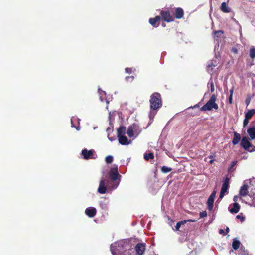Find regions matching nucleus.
<instances>
[{
  "mask_svg": "<svg viewBox=\"0 0 255 255\" xmlns=\"http://www.w3.org/2000/svg\"><path fill=\"white\" fill-rule=\"evenodd\" d=\"M150 109L157 110L162 105V101L161 95L155 92L151 94L149 100Z\"/></svg>",
  "mask_w": 255,
  "mask_h": 255,
  "instance_id": "1",
  "label": "nucleus"
},
{
  "mask_svg": "<svg viewBox=\"0 0 255 255\" xmlns=\"http://www.w3.org/2000/svg\"><path fill=\"white\" fill-rule=\"evenodd\" d=\"M217 100V96L213 94L207 102L200 108V110L202 111H211L213 109L218 110L219 106L216 103Z\"/></svg>",
  "mask_w": 255,
  "mask_h": 255,
  "instance_id": "2",
  "label": "nucleus"
},
{
  "mask_svg": "<svg viewBox=\"0 0 255 255\" xmlns=\"http://www.w3.org/2000/svg\"><path fill=\"white\" fill-rule=\"evenodd\" d=\"M121 177V176L118 173L117 167L111 168L109 171V177L112 182L116 183L115 185L112 186L111 189H114L118 187L119 184V180L118 181L117 180L118 178Z\"/></svg>",
  "mask_w": 255,
  "mask_h": 255,
  "instance_id": "3",
  "label": "nucleus"
},
{
  "mask_svg": "<svg viewBox=\"0 0 255 255\" xmlns=\"http://www.w3.org/2000/svg\"><path fill=\"white\" fill-rule=\"evenodd\" d=\"M171 8H167L165 10H161L160 14L161 19L166 22H171L174 20V16L171 14Z\"/></svg>",
  "mask_w": 255,
  "mask_h": 255,
  "instance_id": "4",
  "label": "nucleus"
},
{
  "mask_svg": "<svg viewBox=\"0 0 255 255\" xmlns=\"http://www.w3.org/2000/svg\"><path fill=\"white\" fill-rule=\"evenodd\" d=\"M241 146L245 150L249 152L255 151V146L253 145L249 141L246 137L242 138L241 142Z\"/></svg>",
  "mask_w": 255,
  "mask_h": 255,
  "instance_id": "5",
  "label": "nucleus"
},
{
  "mask_svg": "<svg viewBox=\"0 0 255 255\" xmlns=\"http://www.w3.org/2000/svg\"><path fill=\"white\" fill-rule=\"evenodd\" d=\"M229 187V178L227 177L223 181V185L220 193L219 198L222 199Z\"/></svg>",
  "mask_w": 255,
  "mask_h": 255,
  "instance_id": "6",
  "label": "nucleus"
},
{
  "mask_svg": "<svg viewBox=\"0 0 255 255\" xmlns=\"http://www.w3.org/2000/svg\"><path fill=\"white\" fill-rule=\"evenodd\" d=\"M171 11L172 13L174 12V18H176L177 19H180L183 17L184 16V10L182 8L177 7L174 8H170Z\"/></svg>",
  "mask_w": 255,
  "mask_h": 255,
  "instance_id": "7",
  "label": "nucleus"
},
{
  "mask_svg": "<svg viewBox=\"0 0 255 255\" xmlns=\"http://www.w3.org/2000/svg\"><path fill=\"white\" fill-rule=\"evenodd\" d=\"M94 152L93 150H88L86 149H84L82 150V154L83 156V158L86 160L89 159H95V157H93Z\"/></svg>",
  "mask_w": 255,
  "mask_h": 255,
  "instance_id": "8",
  "label": "nucleus"
},
{
  "mask_svg": "<svg viewBox=\"0 0 255 255\" xmlns=\"http://www.w3.org/2000/svg\"><path fill=\"white\" fill-rule=\"evenodd\" d=\"M135 250L137 255H143L145 250V244L138 243L135 247Z\"/></svg>",
  "mask_w": 255,
  "mask_h": 255,
  "instance_id": "9",
  "label": "nucleus"
},
{
  "mask_svg": "<svg viewBox=\"0 0 255 255\" xmlns=\"http://www.w3.org/2000/svg\"><path fill=\"white\" fill-rule=\"evenodd\" d=\"M228 209L231 213L236 214L239 212L240 206L238 203H234L230 205Z\"/></svg>",
  "mask_w": 255,
  "mask_h": 255,
  "instance_id": "10",
  "label": "nucleus"
},
{
  "mask_svg": "<svg viewBox=\"0 0 255 255\" xmlns=\"http://www.w3.org/2000/svg\"><path fill=\"white\" fill-rule=\"evenodd\" d=\"M106 181L105 179H101L98 189V192L100 194H105L107 191V187L105 185Z\"/></svg>",
  "mask_w": 255,
  "mask_h": 255,
  "instance_id": "11",
  "label": "nucleus"
},
{
  "mask_svg": "<svg viewBox=\"0 0 255 255\" xmlns=\"http://www.w3.org/2000/svg\"><path fill=\"white\" fill-rule=\"evenodd\" d=\"M137 128V125L135 123L128 128L127 133L129 137H132L133 136L134 132L136 131Z\"/></svg>",
  "mask_w": 255,
  "mask_h": 255,
  "instance_id": "12",
  "label": "nucleus"
},
{
  "mask_svg": "<svg viewBox=\"0 0 255 255\" xmlns=\"http://www.w3.org/2000/svg\"><path fill=\"white\" fill-rule=\"evenodd\" d=\"M85 212L89 217L92 218L96 215L97 211L94 207H89L86 209Z\"/></svg>",
  "mask_w": 255,
  "mask_h": 255,
  "instance_id": "13",
  "label": "nucleus"
},
{
  "mask_svg": "<svg viewBox=\"0 0 255 255\" xmlns=\"http://www.w3.org/2000/svg\"><path fill=\"white\" fill-rule=\"evenodd\" d=\"M160 20L161 17L160 16H156L154 18H150L149 19V22L152 26L157 27L158 26V24H157V22L160 21Z\"/></svg>",
  "mask_w": 255,
  "mask_h": 255,
  "instance_id": "14",
  "label": "nucleus"
},
{
  "mask_svg": "<svg viewBox=\"0 0 255 255\" xmlns=\"http://www.w3.org/2000/svg\"><path fill=\"white\" fill-rule=\"evenodd\" d=\"M248 188L247 184H244L240 188L239 194L243 197L246 196L248 193Z\"/></svg>",
  "mask_w": 255,
  "mask_h": 255,
  "instance_id": "15",
  "label": "nucleus"
},
{
  "mask_svg": "<svg viewBox=\"0 0 255 255\" xmlns=\"http://www.w3.org/2000/svg\"><path fill=\"white\" fill-rule=\"evenodd\" d=\"M118 138L119 142L122 145H126L130 143V142L128 141V138L125 135L118 136Z\"/></svg>",
  "mask_w": 255,
  "mask_h": 255,
  "instance_id": "16",
  "label": "nucleus"
},
{
  "mask_svg": "<svg viewBox=\"0 0 255 255\" xmlns=\"http://www.w3.org/2000/svg\"><path fill=\"white\" fill-rule=\"evenodd\" d=\"M196 221H197L196 220L189 219V220H183V221L178 222V223H177L175 227V230L176 231H178L182 225H184V224H186L188 222H196Z\"/></svg>",
  "mask_w": 255,
  "mask_h": 255,
  "instance_id": "17",
  "label": "nucleus"
},
{
  "mask_svg": "<svg viewBox=\"0 0 255 255\" xmlns=\"http://www.w3.org/2000/svg\"><path fill=\"white\" fill-rule=\"evenodd\" d=\"M241 140V135L239 133H237V132H234V137L232 140V144L234 145H237L239 143Z\"/></svg>",
  "mask_w": 255,
  "mask_h": 255,
  "instance_id": "18",
  "label": "nucleus"
},
{
  "mask_svg": "<svg viewBox=\"0 0 255 255\" xmlns=\"http://www.w3.org/2000/svg\"><path fill=\"white\" fill-rule=\"evenodd\" d=\"M247 132L252 140L255 138V128H250L247 130Z\"/></svg>",
  "mask_w": 255,
  "mask_h": 255,
  "instance_id": "19",
  "label": "nucleus"
},
{
  "mask_svg": "<svg viewBox=\"0 0 255 255\" xmlns=\"http://www.w3.org/2000/svg\"><path fill=\"white\" fill-rule=\"evenodd\" d=\"M126 132V128L124 126H120L117 129V137L124 135Z\"/></svg>",
  "mask_w": 255,
  "mask_h": 255,
  "instance_id": "20",
  "label": "nucleus"
},
{
  "mask_svg": "<svg viewBox=\"0 0 255 255\" xmlns=\"http://www.w3.org/2000/svg\"><path fill=\"white\" fill-rule=\"evenodd\" d=\"M220 9L222 11L225 13H228L230 12V10L228 8V5L225 2H223L222 3Z\"/></svg>",
  "mask_w": 255,
  "mask_h": 255,
  "instance_id": "21",
  "label": "nucleus"
},
{
  "mask_svg": "<svg viewBox=\"0 0 255 255\" xmlns=\"http://www.w3.org/2000/svg\"><path fill=\"white\" fill-rule=\"evenodd\" d=\"M240 245L241 243L239 240L236 239L233 240L232 243V247L235 250L238 249L240 247Z\"/></svg>",
  "mask_w": 255,
  "mask_h": 255,
  "instance_id": "22",
  "label": "nucleus"
},
{
  "mask_svg": "<svg viewBox=\"0 0 255 255\" xmlns=\"http://www.w3.org/2000/svg\"><path fill=\"white\" fill-rule=\"evenodd\" d=\"M255 113V109H251L245 114V118L248 119H251Z\"/></svg>",
  "mask_w": 255,
  "mask_h": 255,
  "instance_id": "23",
  "label": "nucleus"
},
{
  "mask_svg": "<svg viewBox=\"0 0 255 255\" xmlns=\"http://www.w3.org/2000/svg\"><path fill=\"white\" fill-rule=\"evenodd\" d=\"M214 199L211 197H209L207 200L208 208L209 210H211L213 208V203Z\"/></svg>",
  "mask_w": 255,
  "mask_h": 255,
  "instance_id": "24",
  "label": "nucleus"
},
{
  "mask_svg": "<svg viewBox=\"0 0 255 255\" xmlns=\"http://www.w3.org/2000/svg\"><path fill=\"white\" fill-rule=\"evenodd\" d=\"M154 158V154L152 152L149 153H145L144 154V159L146 161H148L149 159H153Z\"/></svg>",
  "mask_w": 255,
  "mask_h": 255,
  "instance_id": "25",
  "label": "nucleus"
},
{
  "mask_svg": "<svg viewBox=\"0 0 255 255\" xmlns=\"http://www.w3.org/2000/svg\"><path fill=\"white\" fill-rule=\"evenodd\" d=\"M251 198V202L248 203L250 206L255 207V193H254L252 196H250Z\"/></svg>",
  "mask_w": 255,
  "mask_h": 255,
  "instance_id": "26",
  "label": "nucleus"
},
{
  "mask_svg": "<svg viewBox=\"0 0 255 255\" xmlns=\"http://www.w3.org/2000/svg\"><path fill=\"white\" fill-rule=\"evenodd\" d=\"M208 87L210 88L211 91L213 92L215 90L214 84L213 80L210 79L209 82L208 83Z\"/></svg>",
  "mask_w": 255,
  "mask_h": 255,
  "instance_id": "27",
  "label": "nucleus"
},
{
  "mask_svg": "<svg viewBox=\"0 0 255 255\" xmlns=\"http://www.w3.org/2000/svg\"><path fill=\"white\" fill-rule=\"evenodd\" d=\"M171 170H172V168H171L168 167H167V166H163L161 168V171L163 173H168V172H170Z\"/></svg>",
  "mask_w": 255,
  "mask_h": 255,
  "instance_id": "28",
  "label": "nucleus"
},
{
  "mask_svg": "<svg viewBox=\"0 0 255 255\" xmlns=\"http://www.w3.org/2000/svg\"><path fill=\"white\" fill-rule=\"evenodd\" d=\"M249 56L252 59L255 57V48L252 47L250 50Z\"/></svg>",
  "mask_w": 255,
  "mask_h": 255,
  "instance_id": "29",
  "label": "nucleus"
},
{
  "mask_svg": "<svg viewBox=\"0 0 255 255\" xmlns=\"http://www.w3.org/2000/svg\"><path fill=\"white\" fill-rule=\"evenodd\" d=\"M113 161V157L111 155L107 156L105 158V161L107 164L111 163Z\"/></svg>",
  "mask_w": 255,
  "mask_h": 255,
  "instance_id": "30",
  "label": "nucleus"
},
{
  "mask_svg": "<svg viewBox=\"0 0 255 255\" xmlns=\"http://www.w3.org/2000/svg\"><path fill=\"white\" fill-rule=\"evenodd\" d=\"M156 111L157 110H153L150 109L149 114V117L150 119H152L154 118V117L155 116V115L156 114Z\"/></svg>",
  "mask_w": 255,
  "mask_h": 255,
  "instance_id": "31",
  "label": "nucleus"
},
{
  "mask_svg": "<svg viewBox=\"0 0 255 255\" xmlns=\"http://www.w3.org/2000/svg\"><path fill=\"white\" fill-rule=\"evenodd\" d=\"M237 163V161H233L231 163L230 167H229L228 171H230V172L233 171L234 170V169H233V168L236 165Z\"/></svg>",
  "mask_w": 255,
  "mask_h": 255,
  "instance_id": "32",
  "label": "nucleus"
},
{
  "mask_svg": "<svg viewBox=\"0 0 255 255\" xmlns=\"http://www.w3.org/2000/svg\"><path fill=\"white\" fill-rule=\"evenodd\" d=\"M213 33L215 37H219L221 34H223V31L222 30L215 31Z\"/></svg>",
  "mask_w": 255,
  "mask_h": 255,
  "instance_id": "33",
  "label": "nucleus"
},
{
  "mask_svg": "<svg viewBox=\"0 0 255 255\" xmlns=\"http://www.w3.org/2000/svg\"><path fill=\"white\" fill-rule=\"evenodd\" d=\"M236 218L238 219H240L242 222H243L245 220V217L243 216V213H241L240 214L237 215Z\"/></svg>",
  "mask_w": 255,
  "mask_h": 255,
  "instance_id": "34",
  "label": "nucleus"
},
{
  "mask_svg": "<svg viewBox=\"0 0 255 255\" xmlns=\"http://www.w3.org/2000/svg\"><path fill=\"white\" fill-rule=\"evenodd\" d=\"M134 77L133 76H127L125 80L127 82H132L134 80Z\"/></svg>",
  "mask_w": 255,
  "mask_h": 255,
  "instance_id": "35",
  "label": "nucleus"
},
{
  "mask_svg": "<svg viewBox=\"0 0 255 255\" xmlns=\"http://www.w3.org/2000/svg\"><path fill=\"white\" fill-rule=\"evenodd\" d=\"M199 215H200V218H201L206 217L207 215V212L205 211H202L200 213Z\"/></svg>",
  "mask_w": 255,
  "mask_h": 255,
  "instance_id": "36",
  "label": "nucleus"
},
{
  "mask_svg": "<svg viewBox=\"0 0 255 255\" xmlns=\"http://www.w3.org/2000/svg\"><path fill=\"white\" fill-rule=\"evenodd\" d=\"M249 120L250 119L245 118L244 121H243V126L244 127L246 126L248 124Z\"/></svg>",
  "mask_w": 255,
  "mask_h": 255,
  "instance_id": "37",
  "label": "nucleus"
},
{
  "mask_svg": "<svg viewBox=\"0 0 255 255\" xmlns=\"http://www.w3.org/2000/svg\"><path fill=\"white\" fill-rule=\"evenodd\" d=\"M125 71L126 73L130 74L132 73V69L131 68H126L125 69Z\"/></svg>",
  "mask_w": 255,
  "mask_h": 255,
  "instance_id": "38",
  "label": "nucleus"
},
{
  "mask_svg": "<svg viewBox=\"0 0 255 255\" xmlns=\"http://www.w3.org/2000/svg\"><path fill=\"white\" fill-rule=\"evenodd\" d=\"M216 191L214 190L212 192V193H211V194L210 195L209 197L212 198H213L214 199L215 197L216 196Z\"/></svg>",
  "mask_w": 255,
  "mask_h": 255,
  "instance_id": "39",
  "label": "nucleus"
},
{
  "mask_svg": "<svg viewBox=\"0 0 255 255\" xmlns=\"http://www.w3.org/2000/svg\"><path fill=\"white\" fill-rule=\"evenodd\" d=\"M216 191L214 190L212 192V193H211V194L210 195L209 197L212 198H213L214 199L215 197L216 196Z\"/></svg>",
  "mask_w": 255,
  "mask_h": 255,
  "instance_id": "40",
  "label": "nucleus"
},
{
  "mask_svg": "<svg viewBox=\"0 0 255 255\" xmlns=\"http://www.w3.org/2000/svg\"><path fill=\"white\" fill-rule=\"evenodd\" d=\"M231 52L234 53V54H237L238 51L236 48L232 47L231 49Z\"/></svg>",
  "mask_w": 255,
  "mask_h": 255,
  "instance_id": "41",
  "label": "nucleus"
},
{
  "mask_svg": "<svg viewBox=\"0 0 255 255\" xmlns=\"http://www.w3.org/2000/svg\"><path fill=\"white\" fill-rule=\"evenodd\" d=\"M239 198V197L237 195H235L233 197V201L235 202V203H237Z\"/></svg>",
  "mask_w": 255,
  "mask_h": 255,
  "instance_id": "42",
  "label": "nucleus"
},
{
  "mask_svg": "<svg viewBox=\"0 0 255 255\" xmlns=\"http://www.w3.org/2000/svg\"><path fill=\"white\" fill-rule=\"evenodd\" d=\"M241 255H249L248 251L244 250Z\"/></svg>",
  "mask_w": 255,
  "mask_h": 255,
  "instance_id": "43",
  "label": "nucleus"
},
{
  "mask_svg": "<svg viewBox=\"0 0 255 255\" xmlns=\"http://www.w3.org/2000/svg\"><path fill=\"white\" fill-rule=\"evenodd\" d=\"M232 97H233V96H232V95H230V96L229 97V103L230 104H232Z\"/></svg>",
  "mask_w": 255,
  "mask_h": 255,
  "instance_id": "44",
  "label": "nucleus"
},
{
  "mask_svg": "<svg viewBox=\"0 0 255 255\" xmlns=\"http://www.w3.org/2000/svg\"><path fill=\"white\" fill-rule=\"evenodd\" d=\"M212 66L213 65L212 64H209L208 66H207V70L208 72H209L210 71V68H211V69L212 70Z\"/></svg>",
  "mask_w": 255,
  "mask_h": 255,
  "instance_id": "45",
  "label": "nucleus"
},
{
  "mask_svg": "<svg viewBox=\"0 0 255 255\" xmlns=\"http://www.w3.org/2000/svg\"><path fill=\"white\" fill-rule=\"evenodd\" d=\"M234 87H232V88L230 90V95H232L233 96V92H234Z\"/></svg>",
  "mask_w": 255,
  "mask_h": 255,
  "instance_id": "46",
  "label": "nucleus"
},
{
  "mask_svg": "<svg viewBox=\"0 0 255 255\" xmlns=\"http://www.w3.org/2000/svg\"><path fill=\"white\" fill-rule=\"evenodd\" d=\"M250 102V99L249 98H247L245 100V103L247 105H248Z\"/></svg>",
  "mask_w": 255,
  "mask_h": 255,
  "instance_id": "47",
  "label": "nucleus"
},
{
  "mask_svg": "<svg viewBox=\"0 0 255 255\" xmlns=\"http://www.w3.org/2000/svg\"><path fill=\"white\" fill-rule=\"evenodd\" d=\"M219 233L220 234H224V233H225V232H224V230H223V229H220V230H219Z\"/></svg>",
  "mask_w": 255,
  "mask_h": 255,
  "instance_id": "48",
  "label": "nucleus"
},
{
  "mask_svg": "<svg viewBox=\"0 0 255 255\" xmlns=\"http://www.w3.org/2000/svg\"><path fill=\"white\" fill-rule=\"evenodd\" d=\"M199 107V105L198 104H196L195 105H194L193 107H192V108H198Z\"/></svg>",
  "mask_w": 255,
  "mask_h": 255,
  "instance_id": "49",
  "label": "nucleus"
},
{
  "mask_svg": "<svg viewBox=\"0 0 255 255\" xmlns=\"http://www.w3.org/2000/svg\"><path fill=\"white\" fill-rule=\"evenodd\" d=\"M214 161H215V159H211V160L209 161V162H210V163H212Z\"/></svg>",
  "mask_w": 255,
  "mask_h": 255,
  "instance_id": "50",
  "label": "nucleus"
},
{
  "mask_svg": "<svg viewBox=\"0 0 255 255\" xmlns=\"http://www.w3.org/2000/svg\"><path fill=\"white\" fill-rule=\"evenodd\" d=\"M226 231L227 232H229V228L228 227H227L226 229Z\"/></svg>",
  "mask_w": 255,
  "mask_h": 255,
  "instance_id": "51",
  "label": "nucleus"
},
{
  "mask_svg": "<svg viewBox=\"0 0 255 255\" xmlns=\"http://www.w3.org/2000/svg\"><path fill=\"white\" fill-rule=\"evenodd\" d=\"M209 158L212 159L213 157L212 155H210V156H209Z\"/></svg>",
  "mask_w": 255,
  "mask_h": 255,
  "instance_id": "52",
  "label": "nucleus"
},
{
  "mask_svg": "<svg viewBox=\"0 0 255 255\" xmlns=\"http://www.w3.org/2000/svg\"><path fill=\"white\" fill-rule=\"evenodd\" d=\"M233 251V250H231L230 251V253H231V252H232Z\"/></svg>",
  "mask_w": 255,
  "mask_h": 255,
  "instance_id": "53",
  "label": "nucleus"
},
{
  "mask_svg": "<svg viewBox=\"0 0 255 255\" xmlns=\"http://www.w3.org/2000/svg\"><path fill=\"white\" fill-rule=\"evenodd\" d=\"M162 26H164V27L165 26V24H162Z\"/></svg>",
  "mask_w": 255,
  "mask_h": 255,
  "instance_id": "54",
  "label": "nucleus"
},
{
  "mask_svg": "<svg viewBox=\"0 0 255 255\" xmlns=\"http://www.w3.org/2000/svg\"><path fill=\"white\" fill-rule=\"evenodd\" d=\"M109 139L111 140V141H112L113 140L111 138H109Z\"/></svg>",
  "mask_w": 255,
  "mask_h": 255,
  "instance_id": "55",
  "label": "nucleus"
}]
</instances>
